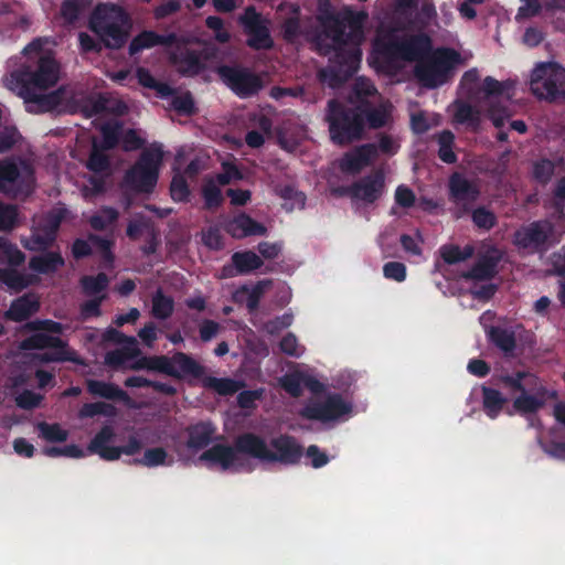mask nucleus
I'll return each instance as SVG.
<instances>
[{"label":"nucleus","instance_id":"obj_1","mask_svg":"<svg viewBox=\"0 0 565 565\" xmlns=\"http://www.w3.org/2000/svg\"><path fill=\"white\" fill-rule=\"evenodd\" d=\"M367 18L362 11L349 10L343 18L331 14L322 21V31L315 38L317 51L322 56L333 53L328 70L321 71V77L341 83L356 71L362 52L359 44L363 39V23Z\"/></svg>","mask_w":565,"mask_h":565},{"label":"nucleus","instance_id":"obj_2","mask_svg":"<svg viewBox=\"0 0 565 565\" xmlns=\"http://www.w3.org/2000/svg\"><path fill=\"white\" fill-rule=\"evenodd\" d=\"M88 26L98 40L81 32L79 47L84 53H100L103 47L121 49L130 36L132 23L128 12L120 6L100 3L90 14Z\"/></svg>","mask_w":565,"mask_h":565},{"label":"nucleus","instance_id":"obj_3","mask_svg":"<svg viewBox=\"0 0 565 565\" xmlns=\"http://www.w3.org/2000/svg\"><path fill=\"white\" fill-rule=\"evenodd\" d=\"M25 61L7 77V87L13 93L46 90L60 78V64L50 51L43 50L41 39H34L22 52Z\"/></svg>","mask_w":565,"mask_h":565},{"label":"nucleus","instance_id":"obj_4","mask_svg":"<svg viewBox=\"0 0 565 565\" xmlns=\"http://www.w3.org/2000/svg\"><path fill=\"white\" fill-rule=\"evenodd\" d=\"M269 446L265 438L254 433H243L237 443L239 450L263 463H280L297 466L303 456V446L295 436L280 434L270 439Z\"/></svg>","mask_w":565,"mask_h":565},{"label":"nucleus","instance_id":"obj_5","mask_svg":"<svg viewBox=\"0 0 565 565\" xmlns=\"http://www.w3.org/2000/svg\"><path fill=\"white\" fill-rule=\"evenodd\" d=\"M326 121L334 145L349 146L364 137V116L359 106L352 107L332 98L327 104Z\"/></svg>","mask_w":565,"mask_h":565},{"label":"nucleus","instance_id":"obj_6","mask_svg":"<svg viewBox=\"0 0 565 565\" xmlns=\"http://www.w3.org/2000/svg\"><path fill=\"white\" fill-rule=\"evenodd\" d=\"M461 61L460 54L450 47L437 49L415 64L414 76L425 88L434 89L446 84L452 70Z\"/></svg>","mask_w":565,"mask_h":565},{"label":"nucleus","instance_id":"obj_7","mask_svg":"<svg viewBox=\"0 0 565 565\" xmlns=\"http://www.w3.org/2000/svg\"><path fill=\"white\" fill-rule=\"evenodd\" d=\"M33 333L20 342V349L24 351L46 350L33 355V359L41 364L72 362L83 364L77 352L70 348L67 341L61 337L52 335L43 331Z\"/></svg>","mask_w":565,"mask_h":565},{"label":"nucleus","instance_id":"obj_8","mask_svg":"<svg viewBox=\"0 0 565 565\" xmlns=\"http://www.w3.org/2000/svg\"><path fill=\"white\" fill-rule=\"evenodd\" d=\"M39 92L40 90H26L17 93L18 96L23 98L28 113H77V95L70 86H60L57 89L47 94Z\"/></svg>","mask_w":565,"mask_h":565},{"label":"nucleus","instance_id":"obj_9","mask_svg":"<svg viewBox=\"0 0 565 565\" xmlns=\"http://www.w3.org/2000/svg\"><path fill=\"white\" fill-rule=\"evenodd\" d=\"M376 51L387 61H422L431 51V40L425 33L413 34L402 39L390 38L375 43Z\"/></svg>","mask_w":565,"mask_h":565},{"label":"nucleus","instance_id":"obj_10","mask_svg":"<svg viewBox=\"0 0 565 565\" xmlns=\"http://www.w3.org/2000/svg\"><path fill=\"white\" fill-rule=\"evenodd\" d=\"M0 191L19 199L28 198L34 191V170L24 160L6 158L0 160Z\"/></svg>","mask_w":565,"mask_h":565},{"label":"nucleus","instance_id":"obj_11","mask_svg":"<svg viewBox=\"0 0 565 565\" xmlns=\"http://www.w3.org/2000/svg\"><path fill=\"white\" fill-rule=\"evenodd\" d=\"M530 88L539 99L565 100V68L556 63H541L531 74Z\"/></svg>","mask_w":565,"mask_h":565},{"label":"nucleus","instance_id":"obj_12","mask_svg":"<svg viewBox=\"0 0 565 565\" xmlns=\"http://www.w3.org/2000/svg\"><path fill=\"white\" fill-rule=\"evenodd\" d=\"M156 371L177 380L184 377L202 379L205 367L191 355L184 352H175L172 356L154 355L143 356V370Z\"/></svg>","mask_w":565,"mask_h":565},{"label":"nucleus","instance_id":"obj_13","mask_svg":"<svg viewBox=\"0 0 565 565\" xmlns=\"http://www.w3.org/2000/svg\"><path fill=\"white\" fill-rule=\"evenodd\" d=\"M67 210L64 207L52 209L45 213L31 227V234L22 239L23 247L28 250L50 249L57 239L62 222L66 217Z\"/></svg>","mask_w":565,"mask_h":565},{"label":"nucleus","instance_id":"obj_14","mask_svg":"<svg viewBox=\"0 0 565 565\" xmlns=\"http://www.w3.org/2000/svg\"><path fill=\"white\" fill-rule=\"evenodd\" d=\"M216 73L222 82L239 98L253 97L264 87L262 77L242 65H220Z\"/></svg>","mask_w":565,"mask_h":565},{"label":"nucleus","instance_id":"obj_15","mask_svg":"<svg viewBox=\"0 0 565 565\" xmlns=\"http://www.w3.org/2000/svg\"><path fill=\"white\" fill-rule=\"evenodd\" d=\"M513 82H500L492 76H487L482 83L483 98L490 100L488 117L495 128H502L505 121L512 116L505 104L494 102L495 98H504L510 102L513 96Z\"/></svg>","mask_w":565,"mask_h":565},{"label":"nucleus","instance_id":"obj_16","mask_svg":"<svg viewBox=\"0 0 565 565\" xmlns=\"http://www.w3.org/2000/svg\"><path fill=\"white\" fill-rule=\"evenodd\" d=\"M481 194L479 184L466 178L462 173L454 172L448 180L449 201L455 204V216L460 218L468 215Z\"/></svg>","mask_w":565,"mask_h":565},{"label":"nucleus","instance_id":"obj_17","mask_svg":"<svg viewBox=\"0 0 565 565\" xmlns=\"http://www.w3.org/2000/svg\"><path fill=\"white\" fill-rule=\"evenodd\" d=\"M352 404L344 401L341 394L331 393L322 402H310L300 411V416L309 420L328 423L339 420L352 413Z\"/></svg>","mask_w":565,"mask_h":565},{"label":"nucleus","instance_id":"obj_18","mask_svg":"<svg viewBox=\"0 0 565 565\" xmlns=\"http://www.w3.org/2000/svg\"><path fill=\"white\" fill-rule=\"evenodd\" d=\"M102 141L92 142V149L86 161V168L95 174L110 175L111 161L106 153L118 147L117 129L110 126H100Z\"/></svg>","mask_w":565,"mask_h":565},{"label":"nucleus","instance_id":"obj_19","mask_svg":"<svg viewBox=\"0 0 565 565\" xmlns=\"http://www.w3.org/2000/svg\"><path fill=\"white\" fill-rule=\"evenodd\" d=\"M115 431L109 425H105L94 436L88 444V451L97 454L104 460H117L122 454L135 455L141 449V440L132 438L127 445L121 447L109 446L108 444L114 440Z\"/></svg>","mask_w":565,"mask_h":565},{"label":"nucleus","instance_id":"obj_20","mask_svg":"<svg viewBox=\"0 0 565 565\" xmlns=\"http://www.w3.org/2000/svg\"><path fill=\"white\" fill-rule=\"evenodd\" d=\"M244 31L247 34L246 44L248 47L260 51L271 50L274 40L267 24L263 21L260 13L254 7H248L241 18Z\"/></svg>","mask_w":565,"mask_h":565},{"label":"nucleus","instance_id":"obj_21","mask_svg":"<svg viewBox=\"0 0 565 565\" xmlns=\"http://www.w3.org/2000/svg\"><path fill=\"white\" fill-rule=\"evenodd\" d=\"M384 188V173L382 171H375L353 182L351 185L343 188L342 193L350 196L352 200L373 204L383 195Z\"/></svg>","mask_w":565,"mask_h":565},{"label":"nucleus","instance_id":"obj_22","mask_svg":"<svg viewBox=\"0 0 565 565\" xmlns=\"http://www.w3.org/2000/svg\"><path fill=\"white\" fill-rule=\"evenodd\" d=\"M553 230V224L547 220L531 222L514 233V244L519 248L542 250L552 236Z\"/></svg>","mask_w":565,"mask_h":565},{"label":"nucleus","instance_id":"obj_23","mask_svg":"<svg viewBox=\"0 0 565 565\" xmlns=\"http://www.w3.org/2000/svg\"><path fill=\"white\" fill-rule=\"evenodd\" d=\"M169 62L183 77H195L206 70L202 53L185 46L178 45L171 51Z\"/></svg>","mask_w":565,"mask_h":565},{"label":"nucleus","instance_id":"obj_24","mask_svg":"<svg viewBox=\"0 0 565 565\" xmlns=\"http://www.w3.org/2000/svg\"><path fill=\"white\" fill-rule=\"evenodd\" d=\"M241 438L238 435L234 439L233 446L216 444L211 448L203 451L200 456V460L207 463V467L212 468L214 466H220L222 470L226 471L234 467V465L238 460V454H244V451L239 450L237 447V443Z\"/></svg>","mask_w":565,"mask_h":565},{"label":"nucleus","instance_id":"obj_25","mask_svg":"<svg viewBox=\"0 0 565 565\" xmlns=\"http://www.w3.org/2000/svg\"><path fill=\"white\" fill-rule=\"evenodd\" d=\"M502 259V253L498 248H491L481 255L475 265L462 274L467 280H490L498 274V265Z\"/></svg>","mask_w":565,"mask_h":565},{"label":"nucleus","instance_id":"obj_26","mask_svg":"<svg viewBox=\"0 0 565 565\" xmlns=\"http://www.w3.org/2000/svg\"><path fill=\"white\" fill-rule=\"evenodd\" d=\"M121 203L126 210L130 209L136 199L141 195V154L126 171L119 184Z\"/></svg>","mask_w":565,"mask_h":565},{"label":"nucleus","instance_id":"obj_27","mask_svg":"<svg viewBox=\"0 0 565 565\" xmlns=\"http://www.w3.org/2000/svg\"><path fill=\"white\" fill-rule=\"evenodd\" d=\"M376 156V145L364 143L347 152L340 161V168L343 172L355 174L371 164Z\"/></svg>","mask_w":565,"mask_h":565},{"label":"nucleus","instance_id":"obj_28","mask_svg":"<svg viewBox=\"0 0 565 565\" xmlns=\"http://www.w3.org/2000/svg\"><path fill=\"white\" fill-rule=\"evenodd\" d=\"M225 231L234 238L265 235L267 228L246 213H241L225 225Z\"/></svg>","mask_w":565,"mask_h":565},{"label":"nucleus","instance_id":"obj_29","mask_svg":"<svg viewBox=\"0 0 565 565\" xmlns=\"http://www.w3.org/2000/svg\"><path fill=\"white\" fill-rule=\"evenodd\" d=\"M216 426L210 420H201L186 427V446L192 450L207 447L214 439Z\"/></svg>","mask_w":565,"mask_h":565},{"label":"nucleus","instance_id":"obj_30","mask_svg":"<svg viewBox=\"0 0 565 565\" xmlns=\"http://www.w3.org/2000/svg\"><path fill=\"white\" fill-rule=\"evenodd\" d=\"M40 309V302L33 295H23L14 299L9 309L4 312V318L13 322L28 320Z\"/></svg>","mask_w":565,"mask_h":565},{"label":"nucleus","instance_id":"obj_31","mask_svg":"<svg viewBox=\"0 0 565 565\" xmlns=\"http://www.w3.org/2000/svg\"><path fill=\"white\" fill-rule=\"evenodd\" d=\"M87 391L95 396H100L111 401H121L126 405L132 406L135 408L141 407V405L132 404V399L127 394V392L113 383L98 380H89L87 381Z\"/></svg>","mask_w":565,"mask_h":565},{"label":"nucleus","instance_id":"obj_32","mask_svg":"<svg viewBox=\"0 0 565 565\" xmlns=\"http://www.w3.org/2000/svg\"><path fill=\"white\" fill-rule=\"evenodd\" d=\"M40 255L32 256L29 260V268L41 275L56 273L65 265V260L60 252L40 250Z\"/></svg>","mask_w":565,"mask_h":565},{"label":"nucleus","instance_id":"obj_33","mask_svg":"<svg viewBox=\"0 0 565 565\" xmlns=\"http://www.w3.org/2000/svg\"><path fill=\"white\" fill-rule=\"evenodd\" d=\"M488 341L499 349L505 356L513 355L516 349L515 332L500 326H491L486 330Z\"/></svg>","mask_w":565,"mask_h":565},{"label":"nucleus","instance_id":"obj_34","mask_svg":"<svg viewBox=\"0 0 565 565\" xmlns=\"http://www.w3.org/2000/svg\"><path fill=\"white\" fill-rule=\"evenodd\" d=\"M417 0H395L393 7V22L397 30H411L416 26L415 12Z\"/></svg>","mask_w":565,"mask_h":565},{"label":"nucleus","instance_id":"obj_35","mask_svg":"<svg viewBox=\"0 0 565 565\" xmlns=\"http://www.w3.org/2000/svg\"><path fill=\"white\" fill-rule=\"evenodd\" d=\"M481 393L483 412L489 418L495 419L508 403V398L499 390L486 385H482Z\"/></svg>","mask_w":565,"mask_h":565},{"label":"nucleus","instance_id":"obj_36","mask_svg":"<svg viewBox=\"0 0 565 565\" xmlns=\"http://www.w3.org/2000/svg\"><path fill=\"white\" fill-rule=\"evenodd\" d=\"M271 285V279L259 280L250 289L248 288V286L244 285L234 294V300L238 302L239 295L247 294L246 308L249 313H253L258 309L260 299L264 296L265 290L269 288Z\"/></svg>","mask_w":565,"mask_h":565},{"label":"nucleus","instance_id":"obj_37","mask_svg":"<svg viewBox=\"0 0 565 565\" xmlns=\"http://www.w3.org/2000/svg\"><path fill=\"white\" fill-rule=\"evenodd\" d=\"M300 8L298 4L289 6V15L281 22L282 39L287 43H295L301 35Z\"/></svg>","mask_w":565,"mask_h":565},{"label":"nucleus","instance_id":"obj_38","mask_svg":"<svg viewBox=\"0 0 565 565\" xmlns=\"http://www.w3.org/2000/svg\"><path fill=\"white\" fill-rule=\"evenodd\" d=\"M102 126L116 127L118 146L121 150L129 152L141 149V137L135 129H125L120 121L105 122Z\"/></svg>","mask_w":565,"mask_h":565},{"label":"nucleus","instance_id":"obj_39","mask_svg":"<svg viewBox=\"0 0 565 565\" xmlns=\"http://www.w3.org/2000/svg\"><path fill=\"white\" fill-rule=\"evenodd\" d=\"M232 263L236 267V273L247 275L263 266V259L252 250L235 252L231 256Z\"/></svg>","mask_w":565,"mask_h":565},{"label":"nucleus","instance_id":"obj_40","mask_svg":"<svg viewBox=\"0 0 565 565\" xmlns=\"http://www.w3.org/2000/svg\"><path fill=\"white\" fill-rule=\"evenodd\" d=\"M539 392L541 393V397L530 395L526 393V391L521 393L513 401L514 411L521 415L534 414V413L539 412L545 404L544 398H543V396L545 394V388L543 386H541Z\"/></svg>","mask_w":565,"mask_h":565},{"label":"nucleus","instance_id":"obj_41","mask_svg":"<svg viewBox=\"0 0 565 565\" xmlns=\"http://www.w3.org/2000/svg\"><path fill=\"white\" fill-rule=\"evenodd\" d=\"M140 351L137 345H124L119 349L109 351L105 355V364L114 370H119L129 361L136 359Z\"/></svg>","mask_w":565,"mask_h":565},{"label":"nucleus","instance_id":"obj_42","mask_svg":"<svg viewBox=\"0 0 565 565\" xmlns=\"http://www.w3.org/2000/svg\"><path fill=\"white\" fill-rule=\"evenodd\" d=\"M454 120L457 124H466L473 130H477L481 124L480 111L468 103L457 102Z\"/></svg>","mask_w":565,"mask_h":565},{"label":"nucleus","instance_id":"obj_43","mask_svg":"<svg viewBox=\"0 0 565 565\" xmlns=\"http://www.w3.org/2000/svg\"><path fill=\"white\" fill-rule=\"evenodd\" d=\"M361 107L364 116V122L367 121V125L372 129H379L384 127L390 118V113L384 105H380L377 107H373L371 103H365V106Z\"/></svg>","mask_w":565,"mask_h":565},{"label":"nucleus","instance_id":"obj_44","mask_svg":"<svg viewBox=\"0 0 565 565\" xmlns=\"http://www.w3.org/2000/svg\"><path fill=\"white\" fill-rule=\"evenodd\" d=\"M79 284L85 295L97 296L108 288L109 278L105 273H98L96 276L85 275L79 279Z\"/></svg>","mask_w":565,"mask_h":565},{"label":"nucleus","instance_id":"obj_45","mask_svg":"<svg viewBox=\"0 0 565 565\" xmlns=\"http://www.w3.org/2000/svg\"><path fill=\"white\" fill-rule=\"evenodd\" d=\"M468 214H470L471 221L478 230L489 232L498 223L495 213L486 206H478L476 209L472 206Z\"/></svg>","mask_w":565,"mask_h":565},{"label":"nucleus","instance_id":"obj_46","mask_svg":"<svg viewBox=\"0 0 565 565\" xmlns=\"http://www.w3.org/2000/svg\"><path fill=\"white\" fill-rule=\"evenodd\" d=\"M473 254V247L470 245L460 248L458 245H444L440 247V256L449 265L467 260Z\"/></svg>","mask_w":565,"mask_h":565},{"label":"nucleus","instance_id":"obj_47","mask_svg":"<svg viewBox=\"0 0 565 565\" xmlns=\"http://www.w3.org/2000/svg\"><path fill=\"white\" fill-rule=\"evenodd\" d=\"M202 383L205 388L214 390L217 394L223 396L235 394L239 388L238 382L232 379L205 376Z\"/></svg>","mask_w":565,"mask_h":565},{"label":"nucleus","instance_id":"obj_48","mask_svg":"<svg viewBox=\"0 0 565 565\" xmlns=\"http://www.w3.org/2000/svg\"><path fill=\"white\" fill-rule=\"evenodd\" d=\"M455 136L450 130H444L438 135V158L448 164L456 163L458 158L452 150Z\"/></svg>","mask_w":565,"mask_h":565},{"label":"nucleus","instance_id":"obj_49","mask_svg":"<svg viewBox=\"0 0 565 565\" xmlns=\"http://www.w3.org/2000/svg\"><path fill=\"white\" fill-rule=\"evenodd\" d=\"M119 213L110 206H103L96 214L89 218V225L95 231H104L106 227L117 221Z\"/></svg>","mask_w":565,"mask_h":565},{"label":"nucleus","instance_id":"obj_50","mask_svg":"<svg viewBox=\"0 0 565 565\" xmlns=\"http://www.w3.org/2000/svg\"><path fill=\"white\" fill-rule=\"evenodd\" d=\"M0 281L17 292L29 286L26 276L13 268H0Z\"/></svg>","mask_w":565,"mask_h":565},{"label":"nucleus","instance_id":"obj_51","mask_svg":"<svg viewBox=\"0 0 565 565\" xmlns=\"http://www.w3.org/2000/svg\"><path fill=\"white\" fill-rule=\"evenodd\" d=\"M170 107L183 116H193L198 110L194 98L189 90L181 95L175 93L171 98Z\"/></svg>","mask_w":565,"mask_h":565},{"label":"nucleus","instance_id":"obj_52","mask_svg":"<svg viewBox=\"0 0 565 565\" xmlns=\"http://www.w3.org/2000/svg\"><path fill=\"white\" fill-rule=\"evenodd\" d=\"M40 437L50 443H64L67 437V430L63 429L60 424H49L46 422H40L38 424Z\"/></svg>","mask_w":565,"mask_h":565},{"label":"nucleus","instance_id":"obj_53","mask_svg":"<svg viewBox=\"0 0 565 565\" xmlns=\"http://www.w3.org/2000/svg\"><path fill=\"white\" fill-rule=\"evenodd\" d=\"M23 329L25 331H43L60 337L64 332V324L51 319H35L28 321Z\"/></svg>","mask_w":565,"mask_h":565},{"label":"nucleus","instance_id":"obj_54","mask_svg":"<svg viewBox=\"0 0 565 565\" xmlns=\"http://www.w3.org/2000/svg\"><path fill=\"white\" fill-rule=\"evenodd\" d=\"M86 6V0H63L61 4V17L67 24L75 23Z\"/></svg>","mask_w":565,"mask_h":565},{"label":"nucleus","instance_id":"obj_55","mask_svg":"<svg viewBox=\"0 0 565 565\" xmlns=\"http://www.w3.org/2000/svg\"><path fill=\"white\" fill-rule=\"evenodd\" d=\"M179 42L175 33L159 34L154 31L143 30V49H150L157 45L172 46Z\"/></svg>","mask_w":565,"mask_h":565},{"label":"nucleus","instance_id":"obj_56","mask_svg":"<svg viewBox=\"0 0 565 565\" xmlns=\"http://www.w3.org/2000/svg\"><path fill=\"white\" fill-rule=\"evenodd\" d=\"M555 163L547 158L536 160L533 163V178L539 183L545 185L552 180L555 173Z\"/></svg>","mask_w":565,"mask_h":565},{"label":"nucleus","instance_id":"obj_57","mask_svg":"<svg viewBox=\"0 0 565 565\" xmlns=\"http://www.w3.org/2000/svg\"><path fill=\"white\" fill-rule=\"evenodd\" d=\"M106 102V98L102 96H98L96 98L89 97L81 100L77 98V111H82L84 116L87 118L96 116L107 109Z\"/></svg>","mask_w":565,"mask_h":565},{"label":"nucleus","instance_id":"obj_58","mask_svg":"<svg viewBox=\"0 0 565 565\" xmlns=\"http://www.w3.org/2000/svg\"><path fill=\"white\" fill-rule=\"evenodd\" d=\"M116 408L105 402L85 403L79 409L81 418H92L97 415L114 416Z\"/></svg>","mask_w":565,"mask_h":565},{"label":"nucleus","instance_id":"obj_59","mask_svg":"<svg viewBox=\"0 0 565 565\" xmlns=\"http://www.w3.org/2000/svg\"><path fill=\"white\" fill-rule=\"evenodd\" d=\"M526 379L529 380L527 384H533L537 381L536 376L524 371H518L512 375H503L501 382L512 391L523 393L526 391L525 384L523 383Z\"/></svg>","mask_w":565,"mask_h":565},{"label":"nucleus","instance_id":"obj_60","mask_svg":"<svg viewBox=\"0 0 565 565\" xmlns=\"http://www.w3.org/2000/svg\"><path fill=\"white\" fill-rule=\"evenodd\" d=\"M170 194L175 202H188L190 198L189 184L181 173H175L170 184Z\"/></svg>","mask_w":565,"mask_h":565},{"label":"nucleus","instance_id":"obj_61","mask_svg":"<svg viewBox=\"0 0 565 565\" xmlns=\"http://www.w3.org/2000/svg\"><path fill=\"white\" fill-rule=\"evenodd\" d=\"M281 387L292 397H299L302 394L303 374L299 372L286 374L280 379Z\"/></svg>","mask_w":565,"mask_h":565},{"label":"nucleus","instance_id":"obj_62","mask_svg":"<svg viewBox=\"0 0 565 565\" xmlns=\"http://www.w3.org/2000/svg\"><path fill=\"white\" fill-rule=\"evenodd\" d=\"M143 88L154 89L161 98L173 97L177 93L168 83L158 82L146 68H143Z\"/></svg>","mask_w":565,"mask_h":565},{"label":"nucleus","instance_id":"obj_63","mask_svg":"<svg viewBox=\"0 0 565 565\" xmlns=\"http://www.w3.org/2000/svg\"><path fill=\"white\" fill-rule=\"evenodd\" d=\"M173 312V300L170 297L158 294L152 300V315L158 319H167Z\"/></svg>","mask_w":565,"mask_h":565},{"label":"nucleus","instance_id":"obj_64","mask_svg":"<svg viewBox=\"0 0 565 565\" xmlns=\"http://www.w3.org/2000/svg\"><path fill=\"white\" fill-rule=\"evenodd\" d=\"M205 207L209 210L217 209L223 203V195L220 188L212 181L204 184L202 189Z\"/></svg>","mask_w":565,"mask_h":565}]
</instances>
